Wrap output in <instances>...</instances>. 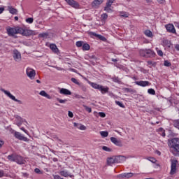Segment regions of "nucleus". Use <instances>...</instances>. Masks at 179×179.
Here are the masks:
<instances>
[{
    "label": "nucleus",
    "instance_id": "nucleus-1",
    "mask_svg": "<svg viewBox=\"0 0 179 179\" xmlns=\"http://www.w3.org/2000/svg\"><path fill=\"white\" fill-rule=\"evenodd\" d=\"M169 146L171 153L174 156H177V153H179V138H173L169 140Z\"/></svg>",
    "mask_w": 179,
    "mask_h": 179
},
{
    "label": "nucleus",
    "instance_id": "nucleus-2",
    "mask_svg": "<svg viewBox=\"0 0 179 179\" xmlns=\"http://www.w3.org/2000/svg\"><path fill=\"white\" fill-rule=\"evenodd\" d=\"M127 160V157L124 155L113 156L107 159L108 166H113L115 163H122Z\"/></svg>",
    "mask_w": 179,
    "mask_h": 179
},
{
    "label": "nucleus",
    "instance_id": "nucleus-3",
    "mask_svg": "<svg viewBox=\"0 0 179 179\" xmlns=\"http://www.w3.org/2000/svg\"><path fill=\"white\" fill-rule=\"evenodd\" d=\"M7 159L10 160V162H15L17 164H24V159H23V157L16 154L8 155Z\"/></svg>",
    "mask_w": 179,
    "mask_h": 179
},
{
    "label": "nucleus",
    "instance_id": "nucleus-4",
    "mask_svg": "<svg viewBox=\"0 0 179 179\" xmlns=\"http://www.w3.org/2000/svg\"><path fill=\"white\" fill-rule=\"evenodd\" d=\"M16 34H21L22 36H25L26 37L33 35V31L27 29L26 28H22L20 27H15Z\"/></svg>",
    "mask_w": 179,
    "mask_h": 179
},
{
    "label": "nucleus",
    "instance_id": "nucleus-5",
    "mask_svg": "<svg viewBox=\"0 0 179 179\" xmlns=\"http://www.w3.org/2000/svg\"><path fill=\"white\" fill-rule=\"evenodd\" d=\"M0 90L1 92H3V93H4L6 96L9 97V99H11V100H13V101H16L19 104H22V101L17 99L16 97H15V96H13L9 91L5 90V89L3 88H1Z\"/></svg>",
    "mask_w": 179,
    "mask_h": 179
},
{
    "label": "nucleus",
    "instance_id": "nucleus-6",
    "mask_svg": "<svg viewBox=\"0 0 179 179\" xmlns=\"http://www.w3.org/2000/svg\"><path fill=\"white\" fill-rule=\"evenodd\" d=\"M171 171L170 174L173 176L176 174V171H177V164H178V161L176 159H171Z\"/></svg>",
    "mask_w": 179,
    "mask_h": 179
},
{
    "label": "nucleus",
    "instance_id": "nucleus-7",
    "mask_svg": "<svg viewBox=\"0 0 179 179\" xmlns=\"http://www.w3.org/2000/svg\"><path fill=\"white\" fill-rule=\"evenodd\" d=\"M14 136L16 139H19V141H23L24 142H29V139L27 137L22 135L19 131H14Z\"/></svg>",
    "mask_w": 179,
    "mask_h": 179
},
{
    "label": "nucleus",
    "instance_id": "nucleus-8",
    "mask_svg": "<svg viewBox=\"0 0 179 179\" xmlns=\"http://www.w3.org/2000/svg\"><path fill=\"white\" fill-rule=\"evenodd\" d=\"M13 57L15 62H20V61L22 60V55L20 54V52L17 51V50H13Z\"/></svg>",
    "mask_w": 179,
    "mask_h": 179
},
{
    "label": "nucleus",
    "instance_id": "nucleus-9",
    "mask_svg": "<svg viewBox=\"0 0 179 179\" xmlns=\"http://www.w3.org/2000/svg\"><path fill=\"white\" fill-rule=\"evenodd\" d=\"M26 73L28 78H30L31 79H34V77L36 76V70L31 68H27L26 70Z\"/></svg>",
    "mask_w": 179,
    "mask_h": 179
},
{
    "label": "nucleus",
    "instance_id": "nucleus-10",
    "mask_svg": "<svg viewBox=\"0 0 179 179\" xmlns=\"http://www.w3.org/2000/svg\"><path fill=\"white\" fill-rule=\"evenodd\" d=\"M68 5L71 6V8H75V9H79L80 5H79V3L76 1L75 0H65Z\"/></svg>",
    "mask_w": 179,
    "mask_h": 179
},
{
    "label": "nucleus",
    "instance_id": "nucleus-11",
    "mask_svg": "<svg viewBox=\"0 0 179 179\" xmlns=\"http://www.w3.org/2000/svg\"><path fill=\"white\" fill-rule=\"evenodd\" d=\"M7 34L10 37H15V34H16V27H8L7 29Z\"/></svg>",
    "mask_w": 179,
    "mask_h": 179
},
{
    "label": "nucleus",
    "instance_id": "nucleus-12",
    "mask_svg": "<svg viewBox=\"0 0 179 179\" xmlns=\"http://www.w3.org/2000/svg\"><path fill=\"white\" fill-rule=\"evenodd\" d=\"M135 84L141 87H146V86H150L151 83L149 81H135Z\"/></svg>",
    "mask_w": 179,
    "mask_h": 179
},
{
    "label": "nucleus",
    "instance_id": "nucleus-13",
    "mask_svg": "<svg viewBox=\"0 0 179 179\" xmlns=\"http://www.w3.org/2000/svg\"><path fill=\"white\" fill-rule=\"evenodd\" d=\"M110 139L112 143H114V145H115L116 146H119L120 148H122V142H121L120 140H118L117 139V138H115V137H111Z\"/></svg>",
    "mask_w": 179,
    "mask_h": 179
},
{
    "label": "nucleus",
    "instance_id": "nucleus-14",
    "mask_svg": "<svg viewBox=\"0 0 179 179\" xmlns=\"http://www.w3.org/2000/svg\"><path fill=\"white\" fill-rule=\"evenodd\" d=\"M165 27L169 33H176V28L173 24H169L165 25Z\"/></svg>",
    "mask_w": 179,
    "mask_h": 179
},
{
    "label": "nucleus",
    "instance_id": "nucleus-15",
    "mask_svg": "<svg viewBox=\"0 0 179 179\" xmlns=\"http://www.w3.org/2000/svg\"><path fill=\"white\" fill-rule=\"evenodd\" d=\"M134 173H124L118 176L119 178H131V177H134Z\"/></svg>",
    "mask_w": 179,
    "mask_h": 179
},
{
    "label": "nucleus",
    "instance_id": "nucleus-16",
    "mask_svg": "<svg viewBox=\"0 0 179 179\" xmlns=\"http://www.w3.org/2000/svg\"><path fill=\"white\" fill-rule=\"evenodd\" d=\"M59 93L60 94H64V96H71L72 94V92L69 90L65 88H61Z\"/></svg>",
    "mask_w": 179,
    "mask_h": 179
},
{
    "label": "nucleus",
    "instance_id": "nucleus-17",
    "mask_svg": "<svg viewBox=\"0 0 179 179\" xmlns=\"http://www.w3.org/2000/svg\"><path fill=\"white\" fill-rule=\"evenodd\" d=\"M90 36H94V37H97L99 40H101V41H107V38H106V37L100 35V34H97L95 32H90Z\"/></svg>",
    "mask_w": 179,
    "mask_h": 179
},
{
    "label": "nucleus",
    "instance_id": "nucleus-18",
    "mask_svg": "<svg viewBox=\"0 0 179 179\" xmlns=\"http://www.w3.org/2000/svg\"><path fill=\"white\" fill-rule=\"evenodd\" d=\"M145 52L147 54V58H153L156 55V53L150 49H145Z\"/></svg>",
    "mask_w": 179,
    "mask_h": 179
},
{
    "label": "nucleus",
    "instance_id": "nucleus-19",
    "mask_svg": "<svg viewBox=\"0 0 179 179\" xmlns=\"http://www.w3.org/2000/svg\"><path fill=\"white\" fill-rule=\"evenodd\" d=\"M99 90L101 91V94H106V93H108L110 88L108 87L101 85Z\"/></svg>",
    "mask_w": 179,
    "mask_h": 179
},
{
    "label": "nucleus",
    "instance_id": "nucleus-20",
    "mask_svg": "<svg viewBox=\"0 0 179 179\" xmlns=\"http://www.w3.org/2000/svg\"><path fill=\"white\" fill-rule=\"evenodd\" d=\"M50 48L52 50V52H55V54H58L59 50H58V48L57 47V45L55 44H50Z\"/></svg>",
    "mask_w": 179,
    "mask_h": 179
},
{
    "label": "nucleus",
    "instance_id": "nucleus-21",
    "mask_svg": "<svg viewBox=\"0 0 179 179\" xmlns=\"http://www.w3.org/2000/svg\"><path fill=\"white\" fill-rule=\"evenodd\" d=\"M40 96H43V97H46V99H48L49 100H51L52 99L50 94H47L45 91L42 90L39 92Z\"/></svg>",
    "mask_w": 179,
    "mask_h": 179
},
{
    "label": "nucleus",
    "instance_id": "nucleus-22",
    "mask_svg": "<svg viewBox=\"0 0 179 179\" xmlns=\"http://www.w3.org/2000/svg\"><path fill=\"white\" fill-rule=\"evenodd\" d=\"M8 10L11 15H17V9L14 8L12 6H8Z\"/></svg>",
    "mask_w": 179,
    "mask_h": 179
},
{
    "label": "nucleus",
    "instance_id": "nucleus-23",
    "mask_svg": "<svg viewBox=\"0 0 179 179\" xmlns=\"http://www.w3.org/2000/svg\"><path fill=\"white\" fill-rule=\"evenodd\" d=\"M162 45H164V47H170V41L167 39H164L162 41Z\"/></svg>",
    "mask_w": 179,
    "mask_h": 179
},
{
    "label": "nucleus",
    "instance_id": "nucleus-24",
    "mask_svg": "<svg viewBox=\"0 0 179 179\" xmlns=\"http://www.w3.org/2000/svg\"><path fill=\"white\" fill-rule=\"evenodd\" d=\"M103 3V0H94L93 1V6H99V5H101Z\"/></svg>",
    "mask_w": 179,
    "mask_h": 179
},
{
    "label": "nucleus",
    "instance_id": "nucleus-25",
    "mask_svg": "<svg viewBox=\"0 0 179 179\" xmlns=\"http://www.w3.org/2000/svg\"><path fill=\"white\" fill-rule=\"evenodd\" d=\"M144 34L147 36V37H153V33H152L150 30H145Z\"/></svg>",
    "mask_w": 179,
    "mask_h": 179
},
{
    "label": "nucleus",
    "instance_id": "nucleus-26",
    "mask_svg": "<svg viewBox=\"0 0 179 179\" xmlns=\"http://www.w3.org/2000/svg\"><path fill=\"white\" fill-rule=\"evenodd\" d=\"M83 51H89L90 50V45L87 43H84L83 45Z\"/></svg>",
    "mask_w": 179,
    "mask_h": 179
},
{
    "label": "nucleus",
    "instance_id": "nucleus-27",
    "mask_svg": "<svg viewBox=\"0 0 179 179\" xmlns=\"http://www.w3.org/2000/svg\"><path fill=\"white\" fill-rule=\"evenodd\" d=\"M91 86L93 87V89H97V90H99L101 85L92 83H91Z\"/></svg>",
    "mask_w": 179,
    "mask_h": 179
},
{
    "label": "nucleus",
    "instance_id": "nucleus-28",
    "mask_svg": "<svg viewBox=\"0 0 179 179\" xmlns=\"http://www.w3.org/2000/svg\"><path fill=\"white\" fill-rule=\"evenodd\" d=\"M100 135L101 136H102V138H107V136H108V131H100Z\"/></svg>",
    "mask_w": 179,
    "mask_h": 179
},
{
    "label": "nucleus",
    "instance_id": "nucleus-29",
    "mask_svg": "<svg viewBox=\"0 0 179 179\" xmlns=\"http://www.w3.org/2000/svg\"><path fill=\"white\" fill-rule=\"evenodd\" d=\"M140 55H141V57H145V58H147L146 49L141 50Z\"/></svg>",
    "mask_w": 179,
    "mask_h": 179
},
{
    "label": "nucleus",
    "instance_id": "nucleus-30",
    "mask_svg": "<svg viewBox=\"0 0 179 179\" xmlns=\"http://www.w3.org/2000/svg\"><path fill=\"white\" fill-rule=\"evenodd\" d=\"M16 120L17 121H18L17 125H18V127H20V125L22 124V122H23V120L20 116H17Z\"/></svg>",
    "mask_w": 179,
    "mask_h": 179
},
{
    "label": "nucleus",
    "instance_id": "nucleus-31",
    "mask_svg": "<svg viewBox=\"0 0 179 179\" xmlns=\"http://www.w3.org/2000/svg\"><path fill=\"white\" fill-rule=\"evenodd\" d=\"M148 93L149 94H152V96H155L156 94V91L153 88H150L148 90Z\"/></svg>",
    "mask_w": 179,
    "mask_h": 179
},
{
    "label": "nucleus",
    "instance_id": "nucleus-32",
    "mask_svg": "<svg viewBox=\"0 0 179 179\" xmlns=\"http://www.w3.org/2000/svg\"><path fill=\"white\" fill-rule=\"evenodd\" d=\"M60 176H62V177H69V173H68V171H60Z\"/></svg>",
    "mask_w": 179,
    "mask_h": 179
},
{
    "label": "nucleus",
    "instance_id": "nucleus-33",
    "mask_svg": "<svg viewBox=\"0 0 179 179\" xmlns=\"http://www.w3.org/2000/svg\"><path fill=\"white\" fill-rule=\"evenodd\" d=\"M115 104H117V106H119V107H121L122 108H125V106L124 105V103H122L120 101H115Z\"/></svg>",
    "mask_w": 179,
    "mask_h": 179
},
{
    "label": "nucleus",
    "instance_id": "nucleus-34",
    "mask_svg": "<svg viewBox=\"0 0 179 179\" xmlns=\"http://www.w3.org/2000/svg\"><path fill=\"white\" fill-rule=\"evenodd\" d=\"M48 36V32H43L41 34H39V37H41L42 38H47Z\"/></svg>",
    "mask_w": 179,
    "mask_h": 179
},
{
    "label": "nucleus",
    "instance_id": "nucleus-35",
    "mask_svg": "<svg viewBox=\"0 0 179 179\" xmlns=\"http://www.w3.org/2000/svg\"><path fill=\"white\" fill-rule=\"evenodd\" d=\"M159 134L162 135V136H163V138L166 136V131H164L163 128H159Z\"/></svg>",
    "mask_w": 179,
    "mask_h": 179
},
{
    "label": "nucleus",
    "instance_id": "nucleus-36",
    "mask_svg": "<svg viewBox=\"0 0 179 179\" xmlns=\"http://www.w3.org/2000/svg\"><path fill=\"white\" fill-rule=\"evenodd\" d=\"M56 100L59 101V103H60L61 104H65V102L68 101V99H62L59 98H57Z\"/></svg>",
    "mask_w": 179,
    "mask_h": 179
},
{
    "label": "nucleus",
    "instance_id": "nucleus-37",
    "mask_svg": "<svg viewBox=\"0 0 179 179\" xmlns=\"http://www.w3.org/2000/svg\"><path fill=\"white\" fill-rule=\"evenodd\" d=\"M25 21L27 22V23L31 24V23H33V22H34V19H33V17H29V18H27L25 20Z\"/></svg>",
    "mask_w": 179,
    "mask_h": 179
},
{
    "label": "nucleus",
    "instance_id": "nucleus-38",
    "mask_svg": "<svg viewBox=\"0 0 179 179\" xmlns=\"http://www.w3.org/2000/svg\"><path fill=\"white\" fill-rule=\"evenodd\" d=\"M101 17L103 22H104V20H107V17H108V15H107V13H103L101 15Z\"/></svg>",
    "mask_w": 179,
    "mask_h": 179
},
{
    "label": "nucleus",
    "instance_id": "nucleus-39",
    "mask_svg": "<svg viewBox=\"0 0 179 179\" xmlns=\"http://www.w3.org/2000/svg\"><path fill=\"white\" fill-rule=\"evenodd\" d=\"M103 150L105 152H113V150L107 146H103L102 147Z\"/></svg>",
    "mask_w": 179,
    "mask_h": 179
},
{
    "label": "nucleus",
    "instance_id": "nucleus-40",
    "mask_svg": "<svg viewBox=\"0 0 179 179\" xmlns=\"http://www.w3.org/2000/svg\"><path fill=\"white\" fill-rule=\"evenodd\" d=\"M173 125L175 127V128H177L178 129H179V120H176L173 122Z\"/></svg>",
    "mask_w": 179,
    "mask_h": 179
},
{
    "label": "nucleus",
    "instance_id": "nucleus-41",
    "mask_svg": "<svg viewBox=\"0 0 179 179\" xmlns=\"http://www.w3.org/2000/svg\"><path fill=\"white\" fill-rule=\"evenodd\" d=\"M78 86H80V88L81 89V90H83V92H86L87 88H86V86H85V85L80 83Z\"/></svg>",
    "mask_w": 179,
    "mask_h": 179
},
{
    "label": "nucleus",
    "instance_id": "nucleus-42",
    "mask_svg": "<svg viewBox=\"0 0 179 179\" xmlns=\"http://www.w3.org/2000/svg\"><path fill=\"white\" fill-rule=\"evenodd\" d=\"M71 80L73 82V83H75V85H80V83L78 82V80H76L75 78H71Z\"/></svg>",
    "mask_w": 179,
    "mask_h": 179
},
{
    "label": "nucleus",
    "instance_id": "nucleus-43",
    "mask_svg": "<svg viewBox=\"0 0 179 179\" xmlns=\"http://www.w3.org/2000/svg\"><path fill=\"white\" fill-rule=\"evenodd\" d=\"M76 45V47H83V41H77Z\"/></svg>",
    "mask_w": 179,
    "mask_h": 179
},
{
    "label": "nucleus",
    "instance_id": "nucleus-44",
    "mask_svg": "<svg viewBox=\"0 0 179 179\" xmlns=\"http://www.w3.org/2000/svg\"><path fill=\"white\" fill-rule=\"evenodd\" d=\"M164 66H170L171 65V63L169 62V60H165L164 62Z\"/></svg>",
    "mask_w": 179,
    "mask_h": 179
},
{
    "label": "nucleus",
    "instance_id": "nucleus-45",
    "mask_svg": "<svg viewBox=\"0 0 179 179\" xmlns=\"http://www.w3.org/2000/svg\"><path fill=\"white\" fill-rule=\"evenodd\" d=\"M112 79L115 83H120V78L118 77H113Z\"/></svg>",
    "mask_w": 179,
    "mask_h": 179
},
{
    "label": "nucleus",
    "instance_id": "nucleus-46",
    "mask_svg": "<svg viewBox=\"0 0 179 179\" xmlns=\"http://www.w3.org/2000/svg\"><path fill=\"white\" fill-rule=\"evenodd\" d=\"M129 15L127 13H120L121 17H128Z\"/></svg>",
    "mask_w": 179,
    "mask_h": 179
},
{
    "label": "nucleus",
    "instance_id": "nucleus-47",
    "mask_svg": "<svg viewBox=\"0 0 179 179\" xmlns=\"http://www.w3.org/2000/svg\"><path fill=\"white\" fill-rule=\"evenodd\" d=\"M34 172L36 173V174H43V173L41 172V171H40V169L38 168L35 169Z\"/></svg>",
    "mask_w": 179,
    "mask_h": 179
},
{
    "label": "nucleus",
    "instance_id": "nucleus-48",
    "mask_svg": "<svg viewBox=\"0 0 179 179\" xmlns=\"http://www.w3.org/2000/svg\"><path fill=\"white\" fill-rule=\"evenodd\" d=\"M84 108H85L86 111H87L88 113H92V108L84 106Z\"/></svg>",
    "mask_w": 179,
    "mask_h": 179
},
{
    "label": "nucleus",
    "instance_id": "nucleus-49",
    "mask_svg": "<svg viewBox=\"0 0 179 179\" xmlns=\"http://www.w3.org/2000/svg\"><path fill=\"white\" fill-rule=\"evenodd\" d=\"M104 10H106V12H111V8H110V6H106L105 8H104Z\"/></svg>",
    "mask_w": 179,
    "mask_h": 179
},
{
    "label": "nucleus",
    "instance_id": "nucleus-50",
    "mask_svg": "<svg viewBox=\"0 0 179 179\" xmlns=\"http://www.w3.org/2000/svg\"><path fill=\"white\" fill-rule=\"evenodd\" d=\"M81 131H86V127L85 125L80 124V127H78Z\"/></svg>",
    "mask_w": 179,
    "mask_h": 179
},
{
    "label": "nucleus",
    "instance_id": "nucleus-51",
    "mask_svg": "<svg viewBox=\"0 0 179 179\" xmlns=\"http://www.w3.org/2000/svg\"><path fill=\"white\" fill-rule=\"evenodd\" d=\"M2 177H5V172L3 170H0V178H2Z\"/></svg>",
    "mask_w": 179,
    "mask_h": 179
},
{
    "label": "nucleus",
    "instance_id": "nucleus-52",
    "mask_svg": "<svg viewBox=\"0 0 179 179\" xmlns=\"http://www.w3.org/2000/svg\"><path fill=\"white\" fill-rule=\"evenodd\" d=\"M148 160L151 162V163H156L157 162V160L154 157H150Z\"/></svg>",
    "mask_w": 179,
    "mask_h": 179
},
{
    "label": "nucleus",
    "instance_id": "nucleus-53",
    "mask_svg": "<svg viewBox=\"0 0 179 179\" xmlns=\"http://www.w3.org/2000/svg\"><path fill=\"white\" fill-rule=\"evenodd\" d=\"M157 55H159V57H163V51L160 50H157Z\"/></svg>",
    "mask_w": 179,
    "mask_h": 179
},
{
    "label": "nucleus",
    "instance_id": "nucleus-54",
    "mask_svg": "<svg viewBox=\"0 0 179 179\" xmlns=\"http://www.w3.org/2000/svg\"><path fill=\"white\" fill-rule=\"evenodd\" d=\"M99 117H101V118H104L106 117V113H104L103 112H99Z\"/></svg>",
    "mask_w": 179,
    "mask_h": 179
},
{
    "label": "nucleus",
    "instance_id": "nucleus-55",
    "mask_svg": "<svg viewBox=\"0 0 179 179\" xmlns=\"http://www.w3.org/2000/svg\"><path fill=\"white\" fill-rule=\"evenodd\" d=\"M20 129H21V131H23V132H24V134H27V135H29V131L26 130V129H24V127H21Z\"/></svg>",
    "mask_w": 179,
    "mask_h": 179
},
{
    "label": "nucleus",
    "instance_id": "nucleus-56",
    "mask_svg": "<svg viewBox=\"0 0 179 179\" xmlns=\"http://www.w3.org/2000/svg\"><path fill=\"white\" fill-rule=\"evenodd\" d=\"M124 92H127V93H131L132 92L131 89L129 88H124Z\"/></svg>",
    "mask_w": 179,
    "mask_h": 179
},
{
    "label": "nucleus",
    "instance_id": "nucleus-57",
    "mask_svg": "<svg viewBox=\"0 0 179 179\" xmlns=\"http://www.w3.org/2000/svg\"><path fill=\"white\" fill-rule=\"evenodd\" d=\"M68 115L70 118H73V113L69 111Z\"/></svg>",
    "mask_w": 179,
    "mask_h": 179
},
{
    "label": "nucleus",
    "instance_id": "nucleus-58",
    "mask_svg": "<svg viewBox=\"0 0 179 179\" xmlns=\"http://www.w3.org/2000/svg\"><path fill=\"white\" fill-rule=\"evenodd\" d=\"M4 143H5V142L3 141L0 140V149H1V148H2V146H3Z\"/></svg>",
    "mask_w": 179,
    "mask_h": 179
},
{
    "label": "nucleus",
    "instance_id": "nucleus-59",
    "mask_svg": "<svg viewBox=\"0 0 179 179\" xmlns=\"http://www.w3.org/2000/svg\"><path fill=\"white\" fill-rule=\"evenodd\" d=\"M54 179H62V178H61V176H59V175H55L54 176Z\"/></svg>",
    "mask_w": 179,
    "mask_h": 179
},
{
    "label": "nucleus",
    "instance_id": "nucleus-60",
    "mask_svg": "<svg viewBox=\"0 0 179 179\" xmlns=\"http://www.w3.org/2000/svg\"><path fill=\"white\" fill-rule=\"evenodd\" d=\"M111 5H113V3H112V2H110V1H108V2L106 3V6H109V7H110V6H111Z\"/></svg>",
    "mask_w": 179,
    "mask_h": 179
},
{
    "label": "nucleus",
    "instance_id": "nucleus-61",
    "mask_svg": "<svg viewBox=\"0 0 179 179\" xmlns=\"http://www.w3.org/2000/svg\"><path fill=\"white\" fill-rule=\"evenodd\" d=\"M3 10H5V8L3 7H0V15L1 13H3Z\"/></svg>",
    "mask_w": 179,
    "mask_h": 179
},
{
    "label": "nucleus",
    "instance_id": "nucleus-62",
    "mask_svg": "<svg viewBox=\"0 0 179 179\" xmlns=\"http://www.w3.org/2000/svg\"><path fill=\"white\" fill-rule=\"evenodd\" d=\"M175 48L177 51H179V44L176 45Z\"/></svg>",
    "mask_w": 179,
    "mask_h": 179
},
{
    "label": "nucleus",
    "instance_id": "nucleus-63",
    "mask_svg": "<svg viewBox=\"0 0 179 179\" xmlns=\"http://www.w3.org/2000/svg\"><path fill=\"white\" fill-rule=\"evenodd\" d=\"M73 125H74V127H77L78 128H79V124L74 122Z\"/></svg>",
    "mask_w": 179,
    "mask_h": 179
},
{
    "label": "nucleus",
    "instance_id": "nucleus-64",
    "mask_svg": "<svg viewBox=\"0 0 179 179\" xmlns=\"http://www.w3.org/2000/svg\"><path fill=\"white\" fill-rule=\"evenodd\" d=\"M52 161L57 162L58 161L57 158H52Z\"/></svg>",
    "mask_w": 179,
    "mask_h": 179
}]
</instances>
